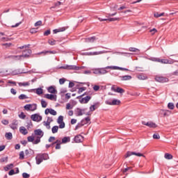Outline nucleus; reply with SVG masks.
Listing matches in <instances>:
<instances>
[{
  "label": "nucleus",
  "mask_w": 178,
  "mask_h": 178,
  "mask_svg": "<svg viewBox=\"0 0 178 178\" xmlns=\"http://www.w3.org/2000/svg\"><path fill=\"white\" fill-rule=\"evenodd\" d=\"M49 159V155L47 153L38 154L35 157L36 165H40L43 161H48Z\"/></svg>",
  "instance_id": "f257e3e1"
},
{
  "label": "nucleus",
  "mask_w": 178,
  "mask_h": 178,
  "mask_svg": "<svg viewBox=\"0 0 178 178\" xmlns=\"http://www.w3.org/2000/svg\"><path fill=\"white\" fill-rule=\"evenodd\" d=\"M65 30H66V27H62V28H59L58 29L53 30V33H54V34H57V33H60L62 31H65Z\"/></svg>",
  "instance_id": "b1692460"
},
{
  "label": "nucleus",
  "mask_w": 178,
  "mask_h": 178,
  "mask_svg": "<svg viewBox=\"0 0 178 178\" xmlns=\"http://www.w3.org/2000/svg\"><path fill=\"white\" fill-rule=\"evenodd\" d=\"M57 123L59 124V129H65V122H63V116L60 115L58 118Z\"/></svg>",
  "instance_id": "f8f14e48"
},
{
  "label": "nucleus",
  "mask_w": 178,
  "mask_h": 178,
  "mask_svg": "<svg viewBox=\"0 0 178 178\" xmlns=\"http://www.w3.org/2000/svg\"><path fill=\"white\" fill-rule=\"evenodd\" d=\"M0 162L2 163L3 162H8V157H3L0 159Z\"/></svg>",
  "instance_id": "e2e57ef3"
},
{
  "label": "nucleus",
  "mask_w": 178,
  "mask_h": 178,
  "mask_svg": "<svg viewBox=\"0 0 178 178\" xmlns=\"http://www.w3.org/2000/svg\"><path fill=\"white\" fill-rule=\"evenodd\" d=\"M19 159H24V152L22 151L19 152Z\"/></svg>",
  "instance_id": "5fc2aeb1"
},
{
  "label": "nucleus",
  "mask_w": 178,
  "mask_h": 178,
  "mask_svg": "<svg viewBox=\"0 0 178 178\" xmlns=\"http://www.w3.org/2000/svg\"><path fill=\"white\" fill-rule=\"evenodd\" d=\"M119 77L121 79V81H127L132 79V76L130 75L120 76Z\"/></svg>",
  "instance_id": "6ab92c4d"
},
{
  "label": "nucleus",
  "mask_w": 178,
  "mask_h": 178,
  "mask_svg": "<svg viewBox=\"0 0 178 178\" xmlns=\"http://www.w3.org/2000/svg\"><path fill=\"white\" fill-rule=\"evenodd\" d=\"M5 137L7 140H12V138H13V136L11 132L6 133Z\"/></svg>",
  "instance_id": "2f4dec72"
},
{
  "label": "nucleus",
  "mask_w": 178,
  "mask_h": 178,
  "mask_svg": "<svg viewBox=\"0 0 178 178\" xmlns=\"http://www.w3.org/2000/svg\"><path fill=\"white\" fill-rule=\"evenodd\" d=\"M23 73H26V72H23L22 71V70H20V69H17V70L12 72V74H13L14 76H16L17 74H22Z\"/></svg>",
  "instance_id": "5701e85b"
},
{
  "label": "nucleus",
  "mask_w": 178,
  "mask_h": 178,
  "mask_svg": "<svg viewBox=\"0 0 178 178\" xmlns=\"http://www.w3.org/2000/svg\"><path fill=\"white\" fill-rule=\"evenodd\" d=\"M19 124V122L17 120H14L13 122L10 124V129H13V130H16L17 129V125Z\"/></svg>",
  "instance_id": "a211bd4d"
},
{
  "label": "nucleus",
  "mask_w": 178,
  "mask_h": 178,
  "mask_svg": "<svg viewBox=\"0 0 178 178\" xmlns=\"http://www.w3.org/2000/svg\"><path fill=\"white\" fill-rule=\"evenodd\" d=\"M108 22H116V20H120L119 17L108 18Z\"/></svg>",
  "instance_id": "8fccbe9b"
},
{
  "label": "nucleus",
  "mask_w": 178,
  "mask_h": 178,
  "mask_svg": "<svg viewBox=\"0 0 178 178\" xmlns=\"http://www.w3.org/2000/svg\"><path fill=\"white\" fill-rule=\"evenodd\" d=\"M108 69H111V68H106V67L103 68H99L100 74H106V73H108V71H107Z\"/></svg>",
  "instance_id": "c85d7f7f"
},
{
  "label": "nucleus",
  "mask_w": 178,
  "mask_h": 178,
  "mask_svg": "<svg viewBox=\"0 0 178 178\" xmlns=\"http://www.w3.org/2000/svg\"><path fill=\"white\" fill-rule=\"evenodd\" d=\"M25 111H31V112H34V111L37 110V104H26L24 106Z\"/></svg>",
  "instance_id": "423d86ee"
},
{
  "label": "nucleus",
  "mask_w": 178,
  "mask_h": 178,
  "mask_svg": "<svg viewBox=\"0 0 178 178\" xmlns=\"http://www.w3.org/2000/svg\"><path fill=\"white\" fill-rule=\"evenodd\" d=\"M65 81H66V80L63 78L59 79L60 84H65Z\"/></svg>",
  "instance_id": "774afa93"
},
{
  "label": "nucleus",
  "mask_w": 178,
  "mask_h": 178,
  "mask_svg": "<svg viewBox=\"0 0 178 178\" xmlns=\"http://www.w3.org/2000/svg\"><path fill=\"white\" fill-rule=\"evenodd\" d=\"M131 155H136V156H145L144 154L136 152H127L124 156L125 158H129V156H131Z\"/></svg>",
  "instance_id": "6e6552de"
},
{
  "label": "nucleus",
  "mask_w": 178,
  "mask_h": 178,
  "mask_svg": "<svg viewBox=\"0 0 178 178\" xmlns=\"http://www.w3.org/2000/svg\"><path fill=\"white\" fill-rule=\"evenodd\" d=\"M95 109H97V107H95V105H92V106H90V112H94V111H95Z\"/></svg>",
  "instance_id": "052dcab7"
},
{
  "label": "nucleus",
  "mask_w": 178,
  "mask_h": 178,
  "mask_svg": "<svg viewBox=\"0 0 178 178\" xmlns=\"http://www.w3.org/2000/svg\"><path fill=\"white\" fill-rule=\"evenodd\" d=\"M67 143H70V137L65 136L62 139L61 143L66 144Z\"/></svg>",
  "instance_id": "cd10ccee"
},
{
  "label": "nucleus",
  "mask_w": 178,
  "mask_h": 178,
  "mask_svg": "<svg viewBox=\"0 0 178 178\" xmlns=\"http://www.w3.org/2000/svg\"><path fill=\"white\" fill-rule=\"evenodd\" d=\"M48 92H50V94H58V90L54 88V86H49L47 88Z\"/></svg>",
  "instance_id": "aec40b11"
},
{
  "label": "nucleus",
  "mask_w": 178,
  "mask_h": 178,
  "mask_svg": "<svg viewBox=\"0 0 178 178\" xmlns=\"http://www.w3.org/2000/svg\"><path fill=\"white\" fill-rule=\"evenodd\" d=\"M86 123H84V120H82L81 122L78 123L76 126L75 127V130H77L78 129H80V127H83Z\"/></svg>",
  "instance_id": "393cba45"
},
{
  "label": "nucleus",
  "mask_w": 178,
  "mask_h": 178,
  "mask_svg": "<svg viewBox=\"0 0 178 178\" xmlns=\"http://www.w3.org/2000/svg\"><path fill=\"white\" fill-rule=\"evenodd\" d=\"M41 54H44V55H47V54H56V51H42L38 53V55H41Z\"/></svg>",
  "instance_id": "c756f323"
},
{
  "label": "nucleus",
  "mask_w": 178,
  "mask_h": 178,
  "mask_svg": "<svg viewBox=\"0 0 178 178\" xmlns=\"http://www.w3.org/2000/svg\"><path fill=\"white\" fill-rule=\"evenodd\" d=\"M27 140H28V141H29V143H34V141H35V140H34V136H29L28 138H27Z\"/></svg>",
  "instance_id": "09e8293b"
},
{
  "label": "nucleus",
  "mask_w": 178,
  "mask_h": 178,
  "mask_svg": "<svg viewBox=\"0 0 178 178\" xmlns=\"http://www.w3.org/2000/svg\"><path fill=\"white\" fill-rule=\"evenodd\" d=\"M114 54H118V55H131L130 53H124V52H119V51H115Z\"/></svg>",
  "instance_id": "603ef678"
},
{
  "label": "nucleus",
  "mask_w": 178,
  "mask_h": 178,
  "mask_svg": "<svg viewBox=\"0 0 178 178\" xmlns=\"http://www.w3.org/2000/svg\"><path fill=\"white\" fill-rule=\"evenodd\" d=\"M19 99H27V98H29V97H27V95H24V94H22L18 97Z\"/></svg>",
  "instance_id": "37998d69"
},
{
  "label": "nucleus",
  "mask_w": 178,
  "mask_h": 178,
  "mask_svg": "<svg viewBox=\"0 0 178 178\" xmlns=\"http://www.w3.org/2000/svg\"><path fill=\"white\" fill-rule=\"evenodd\" d=\"M142 124H144V126H147V127H151L152 129H155L157 127L156 124L152 122H146L145 121H143Z\"/></svg>",
  "instance_id": "ddd939ff"
},
{
  "label": "nucleus",
  "mask_w": 178,
  "mask_h": 178,
  "mask_svg": "<svg viewBox=\"0 0 178 178\" xmlns=\"http://www.w3.org/2000/svg\"><path fill=\"white\" fill-rule=\"evenodd\" d=\"M106 105H111V106H115V105H120V100L118 99H113V100L108 99L105 101Z\"/></svg>",
  "instance_id": "39448f33"
},
{
  "label": "nucleus",
  "mask_w": 178,
  "mask_h": 178,
  "mask_svg": "<svg viewBox=\"0 0 178 178\" xmlns=\"http://www.w3.org/2000/svg\"><path fill=\"white\" fill-rule=\"evenodd\" d=\"M41 24H42V21H38L35 23V27H37L38 26H41Z\"/></svg>",
  "instance_id": "680f3d73"
},
{
  "label": "nucleus",
  "mask_w": 178,
  "mask_h": 178,
  "mask_svg": "<svg viewBox=\"0 0 178 178\" xmlns=\"http://www.w3.org/2000/svg\"><path fill=\"white\" fill-rule=\"evenodd\" d=\"M19 86L20 87H22V86L26 87L27 86H30V83H29V82H24V83L20 82V83H19Z\"/></svg>",
  "instance_id": "79ce46f5"
},
{
  "label": "nucleus",
  "mask_w": 178,
  "mask_h": 178,
  "mask_svg": "<svg viewBox=\"0 0 178 178\" xmlns=\"http://www.w3.org/2000/svg\"><path fill=\"white\" fill-rule=\"evenodd\" d=\"M22 177L23 178H29L30 177V174H28L26 172L22 173Z\"/></svg>",
  "instance_id": "13d9d810"
},
{
  "label": "nucleus",
  "mask_w": 178,
  "mask_h": 178,
  "mask_svg": "<svg viewBox=\"0 0 178 178\" xmlns=\"http://www.w3.org/2000/svg\"><path fill=\"white\" fill-rule=\"evenodd\" d=\"M106 69H111L112 70H125L127 72H128V70H129V69H127V68H123V67H121L113 66V65L107 66Z\"/></svg>",
  "instance_id": "4468645a"
},
{
  "label": "nucleus",
  "mask_w": 178,
  "mask_h": 178,
  "mask_svg": "<svg viewBox=\"0 0 178 178\" xmlns=\"http://www.w3.org/2000/svg\"><path fill=\"white\" fill-rule=\"evenodd\" d=\"M97 40L95 36H92L86 39V42H94Z\"/></svg>",
  "instance_id": "bb28decb"
},
{
  "label": "nucleus",
  "mask_w": 178,
  "mask_h": 178,
  "mask_svg": "<svg viewBox=\"0 0 178 178\" xmlns=\"http://www.w3.org/2000/svg\"><path fill=\"white\" fill-rule=\"evenodd\" d=\"M31 119L33 122H41V120H42V116L40 115L38 113H35L31 115Z\"/></svg>",
  "instance_id": "0eeeda50"
},
{
  "label": "nucleus",
  "mask_w": 178,
  "mask_h": 178,
  "mask_svg": "<svg viewBox=\"0 0 178 178\" xmlns=\"http://www.w3.org/2000/svg\"><path fill=\"white\" fill-rule=\"evenodd\" d=\"M90 99H91V96H86L81 99H79L80 104H88L90 102Z\"/></svg>",
  "instance_id": "dca6fc26"
},
{
  "label": "nucleus",
  "mask_w": 178,
  "mask_h": 178,
  "mask_svg": "<svg viewBox=\"0 0 178 178\" xmlns=\"http://www.w3.org/2000/svg\"><path fill=\"white\" fill-rule=\"evenodd\" d=\"M19 131L20 133H22V134H24V136H26V134H29V131L24 127H21L19 128Z\"/></svg>",
  "instance_id": "4be33fe9"
},
{
  "label": "nucleus",
  "mask_w": 178,
  "mask_h": 178,
  "mask_svg": "<svg viewBox=\"0 0 178 178\" xmlns=\"http://www.w3.org/2000/svg\"><path fill=\"white\" fill-rule=\"evenodd\" d=\"M129 51H130V52H140V49L136 48V47H129Z\"/></svg>",
  "instance_id": "58836bf2"
},
{
  "label": "nucleus",
  "mask_w": 178,
  "mask_h": 178,
  "mask_svg": "<svg viewBox=\"0 0 178 178\" xmlns=\"http://www.w3.org/2000/svg\"><path fill=\"white\" fill-rule=\"evenodd\" d=\"M44 98H47V99H51V101H56V95L46 94L44 95Z\"/></svg>",
  "instance_id": "f3484780"
},
{
  "label": "nucleus",
  "mask_w": 178,
  "mask_h": 178,
  "mask_svg": "<svg viewBox=\"0 0 178 178\" xmlns=\"http://www.w3.org/2000/svg\"><path fill=\"white\" fill-rule=\"evenodd\" d=\"M74 141L75 143H83V141H84V136H83L81 135H76L74 138Z\"/></svg>",
  "instance_id": "2eb2a0df"
},
{
  "label": "nucleus",
  "mask_w": 178,
  "mask_h": 178,
  "mask_svg": "<svg viewBox=\"0 0 178 178\" xmlns=\"http://www.w3.org/2000/svg\"><path fill=\"white\" fill-rule=\"evenodd\" d=\"M153 138H154V140H159L161 138V136H159V134H154L153 135Z\"/></svg>",
  "instance_id": "4d7b16f0"
},
{
  "label": "nucleus",
  "mask_w": 178,
  "mask_h": 178,
  "mask_svg": "<svg viewBox=\"0 0 178 178\" xmlns=\"http://www.w3.org/2000/svg\"><path fill=\"white\" fill-rule=\"evenodd\" d=\"M87 111V108H76L75 109V114L76 116H83L84 115V112Z\"/></svg>",
  "instance_id": "9b49d317"
},
{
  "label": "nucleus",
  "mask_w": 178,
  "mask_h": 178,
  "mask_svg": "<svg viewBox=\"0 0 178 178\" xmlns=\"http://www.w3.org/2000/svg\"><path fill=\"white\" fill-rule=\"evenodd\" d=\"M165 15V13H161L159 14V13H154V17H161V16H163Z\"/></svg>",
  "instance_id": "a18cd8bd"
},
{
  "label": "nucleus",
  "mask_w": 178,
  "mask_h": 178,
  "mask_svg": "<svg viewBox=\"0 0 178 178\" xmlns=\"http://www.w3.org/2000/svg\"><path fill=\"white\" fill-rule=\"evenodd\" d=\"M9 176H13V175H16L15 170H10L8 172Z\"/></svg>",
  "instance_id": "69168bd1"
},
{
  "label": "nucleus",
  "mask_w": 178,
  "mask_h": 178,
  "mask_svg": "<svg viewBox=\"0 0 178 178\" xmlns=\"http://www.w3.org/2000/svg\"><path fill=\"white\" fill-rule=\"evenodd\" d=\"M49 45H56V40H49Z\"/></svg>",
  "instance_id": "bf43d9fd"
},
{
  "label": "nucleus",
  "mask_w": 178,
  "mask_h": 178,
  "mask_svg": "<svg viewBox=\"0 0 178 178\" xmlns=\"http://www.w3.org/2000/svg\"><path fill=\"white\" fill-rule=\"evenodd\" d=\"M115 92H118L119 94H123V92H124V90L122 88L118 87L116 88Z\"/></svg>",
  "instance_id": "e433bc0d"
},
{
  "label": "nucleus",
  "mask_w": 178,
  "mask_h": 178,
  "mask_svg": "<svg viewBox=\"0 0 178 178\" xmlns=\"http://www.w3.org/2000/svg\"><path fill=\"white\" fill-rule=\"evenodd\" d=\"M35 136H38L36 137V140L33 142L34 145L40 144L41 143V138L44 137V132L41 129H36L34 131Z\"/></svg>",
  "instance_id": "f03ea898"
},
{
  "label": "nucleus",
  "mask_w": 178,
  "mask_h": 178,
  "mask_svg": "<svg viewBox=\"0 0 178 178\" xmlns=\"http://www.w3.org/2000/svg\"><path fill=\"white\" fill-rule=\"evenodd\" d=\"M83 123H85V124H87V123H88L91 120V119L90 118V117H86L83 119Z\"/></svg>",
  "instance_id": "864d4df0"
},
{
  "label": "nucleus",
  "mask_w": 178,
  "mask_h": 178,
  "mask_svg": "<svg viewBox=\"0 0 178 178\" xmlns=\"http://www.w3.org/2000/svg\"><path fill=\"white\" fill-rule=\"evenodd\" d=\"M19 118H20V119H26V115L24 114V113L22 112L19 115Z\"/></svg>",
  "instance_id": "6e6d98bb"
},
{
  "label": "nucleus",
  "mask_w": 178,
  "mask_h": 178,
  "mask_svg": "<svg viewBox=\"0 0 178 178\" xmlns=\"http://www.w3.org/2000/svg\"><path fill=\"white\" fill-rule=\"evenodd\" d=\"M49 34H51V30L49 29L44 32L43 35L47 36L49 35Z\"/></svg>",
  "instance_id": "0e129e2a"
},
{
  "label": "nucleus",
  "mask_w": 178,
  "mask_h": 178,
  "mask_svg": "<svg viewBox=\"0 0 178 178\" xmlns=\"http://www.w3.org/2000/svg\"><path fill=\"white\" fill-rule=\"evenodd\" d=\"M32 127H33V122H31V120L27 121V124H26L27 129H31Z\"/></svg>",
  "instance_id": "c03bdc74"
},
{
  "label": "nucleus",
  "mask_w": 178,
  "mask_h": 178,
  "mask_svg": "<svg viewBox=\"0 0 178 178\" xmlns=\"http://www.w3.org/2000/svg\"><path fill=\"white\" fill-rule=\"evenodd\" d=\"M12 38H9L8 37L0 38V41H10Z\"/></svg>",
  "instance_id": "de8ad7c7"
},
{
  "label": "nucleus",
  "mask_w": 178,
  "mask_h": 178,
  "mask_svg": "<svg viewBox=\"0 0 178 178\" xmlns=\"http://www.w3.org/2000/svg\"><path fill=\"white\" fill-rule=\"evenodd\" d=\"M93 73L94 74H100L99 68L95 70Z\"/></svg>",
  "instance_id": "338daca9"
},
{
  "label": "nucleus",
  "mask_w": 178,
  "mask_h": 178,
  "mask_svg": "<svg viewBox=\"0 0 178 178\" xmlns=\"http://www.w3.org/2000/svg\"><path fill=\"white\" fill-rule=\"evenodd\" d=\"M152 60L153 62H159L160 63L170 64V65H172V63H174L175 62L173 61V60L161 59L159 58H154Z\"/></svg>",
  "instance_id": "20e7f679"
},
{
  "label": "nucleus",
  "mask_w": 178,
  "mask_h": 178,
  "mask_svg": "<svg viewBox=\"0 0 178 178\" xmlns=\"http://www.w3.org/2000/svg\"><path fill=\"white\" fill-rule=\"evenodd\" d=\"M155 80L159 83H168V81H169V79L168 78L162 76H156L155 77Z\"/></svg>",
  "instance_id": "1a4fd4ad"
},
{
  "label": "nucleus",
  "mask_w": 178,
  "mask_h": 178,
  "mask_svg": "<svg viewBox=\"0 0 178 178\" xmlns=\"http://www.w3.org/2000/svg\"><path fill=\"white\" fill-rule=\"evenodd\" d=\"M44 91L42 90V88H38L36 89V94L38 95H41V94H43Z\"/></svg>",
  "instance_id": "4c0bfd02"
},
{
  "label": "nucleus",
  "mask_w": 178,
  "mask_h": 178,
  "mask_svg": "<svg viewBox=\"0 0 178 178\" xmlns=\"http://www.w3.org/2000/svg\"><path fill=\"white\" fill-rule=\"evenodd\" d=\"M41 105H42V108H47L48 104L47 103V102H45V100L42 99L41 100Z\"/></svg>",
  "instance_id": "a19ab883"
},
{
  "label": "nucleus",
  "mask_w": 178,
  "mask_h": 178,
  "mask_svg": "<svg viewBox=\"0 0 178 178\" xmlns=\"http://www.w3.org/2000/svg\"><path fill=\"white\" fill-rule=\"evenodd\" d=\"M31 55V49H28L24 50L22 52V55H20L19 56H20V59H22V58H30Z\"/></svg>",
  "instance_id": "9d476101"
},
{
  "label": "nucleus",
  "mask_w": 178,
  "mask_h": 178,
  "mask_svg": "<svg viewBox=\"0 0 178 178\" xmlns=\"http://www.w3.org/2000/svg\"><path fill=\"white\" fill-rule=\"evenodd\" d=\"M168 109H171V110L175 109V104H173L172 102L168 103Z\"/></svg>",
  "instance_id": "ea45409f"
},
{
  "label": "nucleus",
  "mask_w": 178,
  "mask_h": 178,
  "mask_svg": "<svg viewBox=\"0 0 178 178\" xmlns=\"http://www.w3.org/2000/svg\"><path fill=\"white\" fill-rule=\"evenodd\" d=\"M108 52H111V51H94V52H92V55H101L102 54H108Z\"/></svg>",
  "instance_id": "a878e982"
},
{
  "label": "nucleus",
  "mask_w": 178,
  "mask_h": 178,
  "mask_svg": "<svg viewBox=\"0 0 178 178\" xmlns=\"http://www.w3.org/2000/svg\"><path fill=\"white\" fill-rule=\"evenodd\" d=\"M6 59H13V60H20L19 56H8L6 57Z\"/></svg>",
  "instance_id": "412c9836"
},
{
  "label": "nucleus",
  "mask_w": 178,
  "mask_h": 178,
  "mask_svg": "<svg viewBox=\"0 0 178 178\" xmlns=\"http://www.w3.org/2000/svg\"><path fill=\"white\" fill-rule=\"evenodd\" d=\"M58 130H59V127L58 126H54L52 128H51V131L53 133V134H55Z\"/></svg>",
  "instance_id": "72a5a7b5"
},
{
  "label": "nucleus",
  "mask_w": 178,
  "mask_h": 178,
  "mask_svg": "<svg viewBox=\"0 0 178 178\" xmlns=\"http://www.w3.org/2000/svg\"><path fill=\"white\" fill-rule=\"evenodd\" d=\"M49 113L50 115H52L53 116H56V111L52 109V108H50V111H49Z\"/></svg>",
  "instance_id": "49530a36"
},
{
  "label": "nucleus",
  "mask_w": 178,
  "mask_h": 178,
  "mask_svg": "<svg viewBox=\"0 0 178 178\" xmlns=\"http://www.w3.org/2000/svg\"><path fill=\"white\" fill-rule=\"evenodd\" d=\"M13 163H10L7 165L5 168H4V170H6V172H8V170H10V169H13Z\"/></svg>",
  "instance_id": "473e14b6"
},
{
  "label": "nucleus",
  "mask_w": 178,
  "mask_h": 178,
  "mask_svg": "<svg viewBox=\"0 0 178 178\" xmlns=\"http://www.w3.org/2000/svg\"><path fill=\"white\" fill-rule=\"evenodd\" d=\"M137 78L138 80H147V76L144 75V74L137 75Z\"/></svg>",
  "instance_id": "7c9ffc66"
},
{
  "label": "nucleus",
  "mask_w": 178,
  "mask_h": 178,
  "mask_svg": "<svg viewBox=\"0 0 178 178\" xmlns=\"http://www.w3.org/2000/svg\"><path fill=\"white\" fill-rule=\"evenodd\" d=\"M60 69H64L65 70H81V69H83V67H79L77 65H64L63 66L60 67Z\"/></svg>",
  "instance_id": "7ed1b4c3"
},
{
  "label": "nucleus",
  "mask_w": 178,
  "mask_h": 178,
  "mask_svg": "<svg viewBox=\"0 0 178 178\" xmlns=\"http://www.w3.org/2000/svg\"><path fill=\"white\" fill-rule=\"evenodd\" d=\"M43 123H44V126H45L48 130L51 129V122H49L48 121L47 122L44 121Z\"/></svg>",
  "instance_id": "c9c22d12"
},
{
  "label": "nucleus",
  "mask_w": 178,
  "mask_h": 178,
  "mask_svg": "<svg viewBox=\"0 0 178 178\" xmlns=\"http://www.w3.org/2000/svg\"><path fill=\"white\" fill-rule=\"evenodd\" d=\"M86 90H87L86 87L79 88L78 90V94H81V92H83V91H86Z\"/></svg>",
  "instance_id": "3c124183"
},
{
  "label": "nucleus",
  "mask_w": 178,
  "mask_h": 178,
  "mask_svg": "<svg viewBox=\"0 0 178 178\" xmlns=\"http://www.w3.org/2000/svg\"><path fill=\"white\" fill-rule=\"evenodd\" d=\"M164 158H165V159H173V156L169 153H165Z\"/></svg>",
  "instance_id": "f704fd0d"
}]
</instances>
